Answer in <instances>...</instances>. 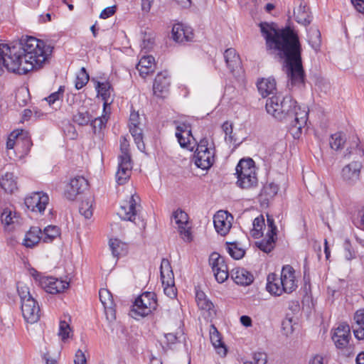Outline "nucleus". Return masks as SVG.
Instances as JSON below:
<instances>
[{"label": "nucleus", "instance_id": "f257e3e1", "mask_svg": "<svg viewBox=\"0 0 364 364\" xmlns=\"http://www.w3.org/2000/svg\"><path fill=\"white\" fill-rule=\"evenodd\" d=\"M270 55L284 59L286 63L288 87L304 86L305 75L301 62V46L297 32L290 26L277 29L274 23L259 24Z\"/></svg>", "mask_w": 364, "mask_h": 364}, {"label": "nucleus", "instance_id": "f03ea898", "mask_svg": "<svg viewBox=\"0 0 364 364\" xmlns=\"http://www.w3.org/2000/svg\"><path fill=\"white\" fill-rule=\"evenodd\" d=\"M53 47L33 36H22L16 44H0V76L8 72L25 75L42 68L48 61Z\"/></svg>", "mask_w": 364, "mask_h": 364}, {"label": "nucleus", "instance_id": "7ed1b4c3", "mask_svg": "<svg viewBox=\"0 0 364 364\" xmlns=\"http://www.w3.org/2000/svg\"><path fill=\"white\" fill-rule=\"evenodd\" d=\"M267 112L280 122H290V130L294 138H299L302 128L306 124L309 111L301 109L291 95H273L266 101Z\"/></svg>", "mask_w": 364, "mask_h": 364}, {"label": "nucleus", "instance_id": "20e7f679", "mask_svg": "<svg viewBox=\"0 0 364 364\" xmlns=\"http://www.w3.org/2000/svg\"><path fill=\"white\" fill-rule=\"evenodd\" d=\"M17 291L20 297L22 315L25 321L30 323L37 322L40 318V307L37 301L31 294L29 288L21 283H18Z\"/></svg>", "mask_w": 364, "mask_h": 364}, {"label": "nucleus", "instance_id": "39448f33", "mask_svg": "<svg viewBox=\"0 0 364 364\" xmlns=\"http://www.w3.org/2000/svg\"><path fill=\"white\" fill-rule=\"evenodd\" d=\"M237 181L236 184L242 189H250L257 186L255 161L251 158L242 159L235 168Z\"/></svg>", "mask_w": 364, "mask_h": 364}, {"label": "nucleus", "instance_id": "423d86ee", "mask_svg": "<svg viewBox=\"0 0 364 364\" xmlns=\"http://www.w3.org/2000/svg\"><path fill=\"white\" fill-rule=\"evenodd\" d=\"M156 295L154 292L145 291L134 301L130 311L132 317H145L155 311L157 308Z\"/></svg>", "mask_w": 364, "mask_h": 364}, {"label": "nucleus", "instance_id": "0eeeda50", "mask_svg": "<svg viewBox=\"0 0 364 364\" xmlns=\"http://www.w3.org/2000/svg\"><path fill=\"white\" fill-rule=\"evenodd\" d=\"M351 338L350 328L348 324L342 323L335 329L332 336L337 348L342 351L346 356H350L354 353V346L350 343Z\"/></svg>", "mask_w": 364, "mask_h": 364}, {"label": "nucleus", "instance_id": "6e6552de", "mask_svg": "<svg viewBox=\"0 0 364 364\" xmlns=\"http://www.w3.org/2000/svg\"><path fill=\"white\" fill-rule=\"evenodd\" d=\"M214 156L215 149L208 147V140L206 138L201 139L194 154L196 166L203 170L210 168L214 164Z\"/></svg>", "mask_w": 364, "mask_h": 364}, {"label": "nucleus", "instance_id": "1a4fd4ad", "mask_svg": "<svg viewBox=\"0 0 364 364\" xmlns=\"http://www.w3.org/2000/svg\"><path fill=\"white\" fill-rule=\"evenodd\" d=\"M363 167V162L360 160H353L345 165L341 171L342 181L348 186H355L360 180Z\"/></svg>", "mask_w": 364, "mask_h": 364}, {"label": "nucleus", "instance_id": "9d476101", "mask_svg": "<svg viewBox=\"0 0 364 364\" xmlns=\"http://www.w3.org/2000/svg\"><path fill=\"white\" fill-rule=\"evenodd\" d=\"M139 197L132 195L128 200H124L120 206L118 212L119 216L124 220H129L136 224V219L139 216L140 204L138 203Z\"/></svg>", "mask_w": 364, "mask_h": 364}, {"label": "nucleus", "instance_id": "9b49d317", "mask_svg": "<svg viewBox=\"0 0 364 364\" xmlns=\"http://www.w3.org/2000/svg\"><path fill=\"white\" fill-rule=\"evenodd\" d=\"M209 264L218 283H223L227 280L229 276L228 268L223 257L218 252H213L209 257Z\"/></svg>", "mask_w": 364, "mask_h": 364}, {"label": "nucleus", "instance_id": "f8f14e48", "mask_svg": "<svg viewBox=\"0 0 364 364\" xmlns=\"http://www.w3.org/2000/svg\"><path fill=\"white\" fill-rule=\"evenodd\" d=\"M48 202V196L42 191L33 192L26 197L24 200V203L28 209L41 214L45 211Z\"/></svg>", "mask_w": 364, "mask_h": 364}, {"label": "nucleus", "instance_id": "ddd939ff", "mask_svg": "<svg viewBox=\"0 0 364 364\" xmlns=\"http://www.w3.org/2000/svg\"><path fill=\"white\" fill-rule=\"evenodd\" d=\"M279 284L284 289V293L290 294L297 288V282L295 277V270L290 265H284L279 277Z\"/></svg>", "mask_w": 364, "mask_h": 364}, {"label": "nucleus", "instance_id": "4468645a", "mask_svg": "<svg viewBox=\"0 0 364 364\" xmlns=\"http://www.w3.org/2000/svg\"><path fill=\"white\" fill-rule=\"evenodd\" d=\"M39 285L46 292L54 294L64 291L69 287V283L52 277H43L39 279Z\"/></svg>", "mask_w": 364, "mask_h": 364}, {"label": "nucleus", "instance_id": "2eb2a0df", "mask_svg": "<svg viewBox=\"0 0 364 364\" xmlns=\"http://www.w3.org/2000/svg\"><path fill=\"white\" fill-rule=\"evenodd\" d=\"M233 217L225 210H219L213 217V223L215 230L222 236L226 235L232 226Z\"/></svg>", "mask_w": 364, "mask_h": 364}, {"label": "nucleus", "instance_id": "dca6fc26", "mask_svg": "<svg viewBox=\"0 0 364 364\" xmlns=\"http://www.w3.org/2000/svg\"><path fill=\"white\" fill-rule=\"evenodd\" d=\"M88 182L82 176H77L70 180L68 186L65 196L70 200H74L77 196L82 193L87 188Z\"/></svg>", "mask_w": 364, "mask_h": 364}, {"label": "nucleus", "instance_id": "f3484780", "mask_svg": "<svg viewBox=\"0 0 364 364\" xmlns=\"http://www.w3.org/2000/svg\"><path fill=\"white\" fill-rule=\"evenodd\" d=\"M32 145L33 144L30 138L23 139L21 136L14 135V133L9 135L6 141V149L8 150L15 148L16 150L19 151L20 148L22 147V156L27 155L29 153Z\"/></svg>", "mask_w": 364, "mask_h": 364}, {"label": "nucleus", "instance_id": "a211bd4d", "mask_svg": "<svg viewBox=\"0 0 364 364\" xmlns=\"http://www.w3.org/2000/svg\"><path fill=\"white\" fill-rule=\"evenodd\" d=\"M171 34L173 41L179 43L192 41L194 37L193 28L182 23L173 25Z\"/></svg>", "mask_w": 364, "mask_h": 364}, {"label": "nucleus", "instance_id": "6ab92c4d", "mask_svg": "<svg viewBox=\"0 0 364 364\" xmlns=\"http://www.w3.org/2000/svg\"><path fill=\"white\" fill-rule=\"evenodd\" d=\"M170 85V76L166 71L158 73L153 85L154 95L159 97H163L165 94L168 93Z\"/></svg>", "mask_w": 364, "mask_h": 364}, {"label": "nucleus", "instance_id": "aec40b11", "mask_svg": "<svg viewBox=\"0 0 364 364\" xmlns=\"http://www.w3.org/2000/svg\"><path fill=\"white\" fill-rule=\"evenodd\" d=\"M295 4L297 5L294 10V16L297 23L307 26L312 21V16L309 11V8L304 0H295Z\"/></svg>", "mask_w": 364, "mask_h": 364}, {"label": "nucleus", "instance_id": "412c9836", "mask_svg": "<svg viewBox=\"0 0 364 364\" xmlns=\"http://www.w3.org/2000/svg\"><path fill=\"white\" fill-rule=\"evenodd\" d=\"M231 278L238 285L248 286L254 281L253 274L244 268H235L231 271Z\"/></svg>", "mask_w": 364, "mask_h": 364}, {"label": "nucleus", "instance_id": "4be33fe9", "mask_svg": "<svg viewBox=\"0 0 364 364\" xmlns=\"http://www.w3.org/2000/svg\"><path fill=\"white\" fill-rule=\"evenodd\" d=\"M132 168V161L119 160L116 181L119 185L125 184L130 178Z\"/></svg>", "mask_w": 364, "mask_h": 364}, {"label": "nucleus", "instance_id": "5701e85b", "mask_svg": "<svg viewBox=\"0 0 364 364\" xmlns=\"http://www.w3.org/2000/svg\"><path fill=\"white\" fill-rule=\"evenodd\" d=\"M95 89L97 92V95L102 97L103 100V112L106 111L107 107L112 102H109L113 88L108 81L97 82Z\"/></svg>", "mask_w": 364, "mask_h": 364}, {"label": "nucleus", "instance_id": "b1692460", "mask_svg": "<svg viewBox=\"0 0 364 364\" xmlns=\"http://www.w3.org/2000/svg\"><path fill=\"white\" fill-rule=\"evenodd\" d=\"M210 338L213 346L217 350V353L225 356L227 353V348L222 341L220 333L214 325L210 326Z\"/></svg>", "mask_w": 364, "mask_h": 364}, {"label": "nucleus", "instance_id": "393cba45", "mask_svg": "<svg viewBox=\"0 0 364 364\" xmlns=\"http://www.w3.org/2000/svg\"><path fill=\"white\" fill-rule=\"evenodd\" d=\"M279 276L275 273H270L267 278L266 289L271 294L274 296H280L284 291V289L279 284Z\"/></svg>", "mask_w": 364, "mask_h": 364}, {"label": "nucleus", "instance_id": "a878e982", "mask_svg": "<svg viewBox=\"0 0 364 364\" xmlns=\"http://www.w3.org/2000/svg\"><path fill=\"white\" fill-rule=\"evenodd\" d=\"M160 274L163 285H165V284H174L173 272L168 259H162L160 266Z\"/></svg>", "mask_w": 364, "mask_h": 364}, {"label": "nucleus", "instance_id": "bb28decb", "mask_svg": "<svg viewBox=\"0 0 364 364\" xmlns=\"http://www.w3.org/2000/svg\"><path fill=\"white\" fill-rule=\"evenodd\" d=\"M257 86L259 94L267 97L276 90V81L272 77L262 78L257 82Z\"/></svg>", "mask_w": 364, "mask_h": 364}, {"label": "nucleus", "instance_id": "cd10ccee", "mask_svg": "<svg viewBox=\"0 0 364 364\" xmlns=\"http://www.w3.org/2000/svg\"><path fill=\"white\" fill-rule=\"evenodd\" d=\"M42 240V231L38 227H31L26 232L23 245L26 247H33Z\"/></svg>", "mask_w": 364, "mask_h": 364}, {"label": "nucleus", "instance_id": "c85d7f7f", "mask_svg": "<svg viewBox=\"0 0 364 364\" xmlns=\"http://www.w3.org/2000/svg\"><path fill=\"white\" fill-rule=\"evenodd\" d=\"M224 58L230 72H233L240 65V58L234 48L226 49L224 52Z\"/></svg>", "mask_w": 364, "mask_h": 364}, {"label": "nucleus", "instance_id": "c756f323", "mask_svg": "<svg viewBox=\"0 0 364 364\" xmlns=\"http://www.w3.org/2000/svg\"><path fill=\"white\" fill-rule=\"evenodd\" d=\"M154 58L151 55L143 56L136 65V69L142 77L154 71Z\"/></svg>", "mask_w": 364, "mask_h": 364}, {"label": "nucleus", "instance_id": "7c9ffc66", "mask_svg": "<svg viewBox=\"0 0 364 364\" xmlns=\"http://www.w3.org/2000/svg\"><path fill=\"white\" fill-rule=\"evenodd\" d=\"M100 299L105 309L106 314L110 313L114 318V301L111 292L107 289H101L99 291Z\"/></svg>", "mask_w": 364, "mask_h": 364}, {"label": "nucleus", "instance_id": "2f4dec72", "mask_svg": "<svg viewBox=\"0 0 364 364\" xmlns=\"http://www.w3.org/2000/svg\"><path fill=\"white\" fill-rule=\"evenodd\" d=\"M307 41L310 46L316 51L320 50L321 46V35L316 27H311L307 30Z\"/></svg>", "mask_w": 364, "mask_h": 364}, {"label": "nucleus", "instance_id": "473e14b6", "mask_svg": "<svg viewBox=\"0 0 364 364\" xmlns=\"http://www.w3.org/2000/svg\"><path fill=\"white\" fill-rule=\"evenodd\" d=\"M0 186L6 193H11L17 189V183L12 173L6 172L0 179Z\"/></svg>", "mask_w": 364, "mask_h": 364}, {"label": "nucleus", "instance_id": "72a5a7b5", "mask_svg": "<svg viewBox=\"0 0 364 364\" xmlns=\"http://www.w3.org/2000/svg\"><path fill=\"white\" fill-rule=\"evenodd\" d=\"M276 240V235H270L267 233L266 238L257 243V247L260 250L266 253H269L274 249Z\"/></svg>", "mask_w": 364, "mask_h": 364}, {"label": "nucleus", "instance_id": "f704fd0d", "mask_svg": "<svg viewBox=\"0 0 364 364\" xmlns=\"http://www.w3.org/2000/svg\"><path fill=\"white\" fill-rule=\"evenodd\" d=\"M129 127L138 149L141 151H144L145 144L143 141L142 129L139 126H129Z\"/></svg>", "mask_w": 364, "mask_h": 364}, {"label": "nucleus", "instance_id": "c9c22d12", "mask_svg": "<svg viewBox=\"0 0 364 364\" xmlns=\"http://www.w3.org/2000/svg\"><path fill=\"white\" fill-rule=\"evenodd\" d=\"M92 116L85 108L79 109L73 117V120L80 126H86L90 123Z\"/></svg>", "mask_w": 364, "mask_h": 364}, {"label": "nucleus", "instance_id": "e433bc0d", "mask_svg": "<svg viewBox=\"0 0 364 364\" xmlns=\"http://www.w3.org/2000/svg\"><path fill=\"white\" fill-rule=\"evenodd\" d=\"M109 247L114 257H119L127 253V245L118 239H111L109 242Z\"/></svg>", "mask_w": 364, "mask_h": 364}, {"label": "nucleus", "instance_id": "4c0bfd02", "mask_svg": "<svg viewBox=\"0 0 364 364\" xmlns=\"http://www.w3.org/2000/svg\"><path fill=\"white\" fill-rule=\"evenodd\" d=\"M346 141L345 134L342 132H336L331 135L329 144L332 149L338 151L343 148Z\"/></svg>", "mask_w": 364, "mask_h": 364}, {"label": "nucleus", "instance_id": "58836bf2", "mask_svg": "<svg viewBox=\"0 0 364 364\" xmlns=\"http://www.w3.org/2000/svg\"><path fill=\"white\" fill-rule=\"evenodd\" d=\"M60 234V228L56 225H48L44 228L42 233V240L44 242H51Z\"/></svg>", "mask_w": 364, "mask_h": 364}, {"label": "nucleus", "instance_id": "ea45409f", "mask_svg": "<svg viewBox=\"0 0 364 364\" xmlns=\"http://www.w3.org/2000/svg\"><path fill=\"white\" fill-rule=\"evenodd\" d=\"M226 245L228 252L233 259H240L244 257L245 251L239 247L237 242H226Z\"/></svg>", "mask_w": 364, "mask_h": 364}, {"label": "nucleus", "instance_id": "a19ab883", "mask_svg": "<svg viewBox=\"0 0 364 364\" xmlns=\"http://www.w3.org/2000/svg\"><path fill=\"white\" fill-rule=\"evenodd\" d=\"M357 156L360 159H363L364 151L359 146L358 141H354L353 144L346 149L343 154V159H350L353 156Z\"/></svg>", "mask_w": 364, "mask_h": 364}, {"label": "nucleus", "instance_id": "79ce46f5", "mask_svg": "<svg viewBox=\"0 0 364 364\" xmlns=\"http://www.w3.org/2000/svg\"><path fill=\"white\" fill-rule=\"evenodd\" d=\"M104 112L105 114H103L101 117H95L94 119L92 118L90 123L95 134L97 132H100L104 127H105L108 121V116L107 115L106 111Z\"/></svg>", "mask_w": 364, "mask_h": 364}, {"label": "nucleus", "instance_id": "37998d69", "mask_svg": "<svg viewBox=\"0 0 364 364\" xmlns=\"http://www.w3.org/2000/svg\"><path fill=\"white\" fill-rule=\"evenodd\" d=\"M120 151L121 154L118 157V160L132 161L129 153V144L125 136L120 138Z\"/></svg>", "mask_w": 364, "mask_h": 364}, {"label": "nucleus", "instance_id": "c03bdc74", "mask_svg": "<svg viewBox=\"0 0 364 364\" xmlns=\"http://www.w3.org/2000/svg\"><path fill=\"white\" fill-rule=\"evenodd\" d=\"M89 75L85 68H82L77 74L75 80V88L80 90L89 81Z\"/></svg>", "mask_w": 364, "mask_h": 364}, {"label": "nucleus", "instance_id": "a18cd8bd", "mask_svg": "<svg viewBox=\"0 0 364 364\" xmlns=\"http://www.w3.org/2000/svg\"><path fill=\"white\" fill-rule=\"evenodd\" d=\"M278 191V185L274 183H269L263 187L262 195L264 196L267 199L272 198L277 195Z\"/></svg>", "mask_w": 364, "mask_h": 364}, {"label": "nucleus", "instance_id": "49530a36", "mask_svg": "<svg viewBox=\"0 0 364 364\" xmlns=\"http://www.w3.org/2000/svg\"><path fill=\"white\" fill-rule=\"evenodd\" d=\"M222 129L225 134V141L229 143H235L237 139L232 134L233 125L228 121L225 122L222 125Z\"/></svg>", "mask_w": 364, "mask_h": 364}, {"label": "nucleus", "instance_id": "de8ad7c7", "mask_svg": "<svg viewBox=\"0 0 364 364\" xmlns=\"http://www.w3.org/2000/svg\"><path fill=\"white\" fill-rule=\"evenodd\" d=\"M72 333L70 324L66 321H60L59 324L58 336L62 341L68 339Z\"/></svg>", "mask_w": 364, "mask_h": 364}, {"label": "nucleus", "instance_id": "09e8293b", "mask_svg": "<svg viewBox=\"0 0 364 364\" xmlns=\"http://www.w3.org/2000/svg\"><path fill=\"white\" fill-rule=\"evenodd\" d=\"M253 230L252 236L254 237H258L262 234V229L264 225V219L263 216L257 217L253 220Z\"/></svg>", "mask_w": 364, "mask_h": 364}, {"label": "nucleus", "instance_id": "8fccbe9b", "mask_svg": "<svg viewBox=\"0 0 364 364\" xmlns=\"http://www.w3.org/2000/svg\"><path fill=\"white\" fill-rule=\"evenodd\" d=\"M173 217L178 227L187 225L188 217L182 210L178 209L176 210L173 214Z\"/></svg>", "mask_w": 364, "mask_h": 364}, {"label": "nucleus", "instance_id": "3c124183", "mask_svg": "<svg viewBox=\"0 0 364 364\" xmlns=\"http://www.w3.org/2000/svg\"><path fill=\"white\" fill-rule=\"evenodd\" d=\"M79 212L85 218H90L92 215V208L90 201L87 200L82 201L80 206L79 208Z\"/></svg>", "mask_w": 364, "mask_h": 364}, {"label": "nucleus", "instance_id": "603ef678", "mask_svg": "<svg viewBox=\"0 0 364 364\" xmlns=\"http://www.w3.org/2000/svg\"><path fill=\"white\" fill-rule=\"evenodd\" d=\"M16 218V213H14V216H12L11 211L6 209L4 210L1 215V222L5 225H9L10 224L14 223V218Z\"/></svg>", "mask_w": 364, "mask_h": 364}, {"label": "nucleus", "instance_id": "864d4df0", "mask_svg": "<svg viewBox=\"0 0 364 364\" xmlns=\"http://www.w3.org/2000/svg\"><path fill=\"white\" fill-rule=\"evenodd\" d=\"M64 89L60 86L57 92H54L46 98L49 105L54 104L56 101L63 97Z\"/></svg>", "mask_w": 364, "mask_h": 364}, {"label": "nucleus", "instance_id": "5fc2aeb1", "mask_svg": "<svg viewBox=\"0 0 364 364\" xmlns=\"http://www.w3.org/2000/svg\"><path fill=\"white\" fill-rule=\"evenodd\" d=\"M344 257L347 260H351L355 257V252L353 250L351 244L348 240H346L343 244Z\"/></svg>", "mask_w": 364, "mask_h": 364}, {"label": "nucleus", "instance_id": "6e6d98bb", "mask_svg": "<svg viewBox=\"0 0 364 364\" xmlns=\"http://www.w3.org/2000/svg\"><path fill=\"white\" fill-rule=\"evenodd\" d=\"M252 362H253L254 364H267V355L264 352L255 353Z\"/></svg>", "mask_w": 364, "mask_h": 364}, {"label": "nucleus", "instance_id": "4d7b16f0", "mask_svg": "<svg viewBox=\"0 0 364 364\" xmlns=\"http://www.w3.org/2000/svg\"><path fill=\"white\" fill-rule=\"evenodd\" d=\"M267 226H268V230H267V233L270 234V235H277V228L274 224V220L271 216H269L268 215H267Z\"/></svg>", "mask_w": 364, "mask_h": 364}, {"label": "nucleus", "instance_id": "13d9d810", "mask_svg": "<svg viewBox=\"0 0 364 364\" xmlns=\"http://www.w3.org/2000/svg\"><path fill=\"white\" fill-rule=\"evenodd\" d=\"M353 330L355 337L358 340L364 338V325L353 326Z\"/></svg>", "mask_w": 364, "mask_h": 364}, {"label": "nucleus", "instance_id": "bf43d9fd", "mask_svg": "<svg viewBox=\"0 0 364 364\" xmlns=\"http://www.w3.org/2000/svg\"><path fill=\"white\" fill-rule=\"evenodd\" d=\"M75 364H87V360L85 353L79 349L76 351L74 359Z\"/></svg>", "mask_w": 364, "mask_h": 364}, {"label": "nucleus", "instance_id": "052dcab7", "mask_svg": "<svg viewBox=\"0 0 364 364\" xmlns=\"http://www.w3.org/2000/svg\"><path fill=\"white\" fill-rule=\"evenodd\" d=\"M115 12H116L115 6H109L102 10V11L101 12V14L100 15V17L101 18L106 19V18H108L110 16H113Z\"/></svg>", "mask_w": 364, "mask_h": 364}, {"label": "nucleus", "instance_id": "680f3d73", "mask_svg": "<svg viewBox=\"0 0 364 364\" xmlns=\"http://www.w3.org/2000/svg\"><path fill=\"white\" fill-rule=\"evenodd\" d=\"M164 286V294L170 298H174L176 296V289L173 284H165Z\"/></svg>", "mask_w": 364, "mask_h": 364}, {"label": "nucleus", "instance_id": "e2e57ef3", "mask_svg": "<svg viewBox=\"0 0 364 364\" xmlns=\"http://www.w3.org/2000/svg\"><path fill=\"white\" fill-rule=\"evenodd\" d=\"M178 232L184 240L190 241L191 239V233L190 230L186 228V225L178 227Z\"/></svg>", "mask_w": 364, "mask_h": 364}, {"label": "nucleus", "instance_id": "0e129e2a", "mask_svg": "<svg viewBox=\"0 0 364 364\" xmlns=\"http://www.w3.org/2000/svg\"><path fill=\"white\" fill-rule=\"evenodd\" d=\"M355 325H364V309L358 310L354 315Z\"/></svg>", "mask_w": 364, "mask_h": 364}, {"label": "nucleus", "instance_id": "69168bd1", "mask_svg": "<svg viewBox=\"0 0 364 364\" xmlns=\"http://www.w3.org/2000/svg\"><path fill=\"white\" fill-rule=\"evenodd\" d=\"M198 306L200 309L210 311L213 307V303L207 299H205L200 301H198Z\"/></svg>", "mask_w": 364, "mask_h": 364}, {"label": "nucleus", "instance_id": "338daca9", "mask_svg": "<svg viewBox=\"0 0 364 364\" xmlns=\"http://www.w3.org/2000/svg\"><path fill=\"white\" fill-rule=\"evenodd\" d=\"M139 114L138 112H131L129 117V126H139Z\"/></svg>", "mask_w": 364, "mask_h": 364}, {"label": "nucleus", "instance_id": "774afa93", "mask_svg": "<svg viewBox=\"0 0 364 364\" xmlns=\"http://www.w3.org/2000/svg\"><path fill=\"white\" fill-rule=\"evenodd\" d=\"M351 3L359 13L364 14V0H351Z\"/></svg>", "mask_w": 364, "mask_h": 364}]
</instances>
